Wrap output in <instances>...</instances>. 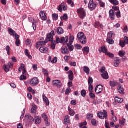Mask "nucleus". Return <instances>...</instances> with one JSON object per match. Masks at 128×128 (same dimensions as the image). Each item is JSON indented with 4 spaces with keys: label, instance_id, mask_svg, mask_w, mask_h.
Returning <instances> with one entry per match:
<instances>
[{
    "label": "nucleus",
    "instance_id": "nucleus-36",
    "mask_svg": "<svg viewBox=\"0 0 128 128\" xmlns=\"http://www.w3.org/2000/svg\"><path fill=\"white\" fill-rule=\"evenodd\" d=\"M109 2L112 4L114 6H118V0H109Z\"/></svg>",
    "mask_w": 128,
    "mask_h": 128
},
{
    "label": "nucleus",
    "instance_id": "nucleus-42",
    "mask_svg": "<svg viewBox=\"0 0 128 128\" xmlns=\"http://www.w3.org/2000/svg\"><path fill=\"white\" fill-rule=\"evenodd\" d=\"M38 108V106H34L31 110V112H32V114H36V108Z\"/></svg>",
    "mask_w": 128,
    "mask_h": 128
},
{
    "label": "nucleus",
    "instance_id": "nucleus-23",
    "mask_svg": "<svg viewBox=\"0 0 128 128\" xmlns=\"http://www.w3.org/2000/svg\"><path fill=\"white\" fill-rule=\"evenodd\" d=\"M56 32L58 34L60 35V34H64V29L60 27H58L57 28Z\"/></svg>",
    "mask_w": 128,
    "mask_h": 128
},
{
    "label": "nucleus",
    "instance_id": "nucleus-45",
    "mask_svg": "<svg viewBox=\"0 0 128 128\" xmlns=\"http://www.w3.org/2000/svg\"><path fill=\"white\" fill-rule=\"evenodd\" d=\"M75 48L76 50H82V46L80 44H76L75 46Z\"/></svg>",
    "mask_w": 128,
    "mask_h": 128
},
{
    "label": "nucleus",
    "instance_id": "nucleus-1",
    "mask_svg": "<svg viewBox=\"0 0 128 128\" xmlns=\"http://www.w3.org/2000/svg\"><path fill=\"white\" fill-rule=\"evenodd\" d=\"M77 38L79 42L82 44H86V36H84V32H79L77 35Z\"/></svg>",
    "mask_w": 128,
    "mask_h": 128
},
{
    "label": "nucleus",
    "instance_id": "nucleus-2",
    "mask_svg": "<svg viewBox=\"0 0 128 128\" xmlns=\"http://www.w3.org/2000/svg\"><path fill=\"white\" fill-rule=\"evenodd\" d=\"M77 12L80 18L82 20H84L86 16V10L84 8H80V9H78Z\"/></svg>",
    "mask_w": 128,
    "mask_h": 128
},
{
    "label": "nucleus",
    "instance_id": "nucleus-63",
    "mask_svg": "<svg viewBox=\"0 0 128 128\" xmlns=\"http://www.w3.org/2000/svg\"><path fill=\"white\" fill-rule=\"evenodd\" d=\"M32 68L34 70H38V65L33 64Z\"/></svg>",
    "mask_w": 128,
    "mask_h": 128
},
{
    "label": "nucleus",
    "instance_id": "nucleus-8",
    "mask_svg": "<svg viewBox=\"0 0 128 128\" xmlns=\"http://www.w3.org/2000/svg\"><path fill=\"white\" fill-rule=\"evenodd\" d=\"M62 10L64 12H66V10H68V6L64 4V2L61 4L60 5V6L58 8V10H59V12H62Z\"/></svg>",
    "mask_w": 128,
    "mask_h": 128
},
{
    "label": "nucleus",
    "instance_id": "nucleus-30",
    "mask_svg": "<svg viewBox=\"0 0 128 128\" xmlns=\"http://www.w3.org/2000/svg\"><path fill=\"white\" fill-rule=\"evenodd\" d=\"M61 20H68V14H64L63 16L60 17Z\"/></svg>",
    "mask_w": 128,
    "mask_h": 128
},
{
    "label": "nucleus",
    "instance_id": "nucleus-18",
    "mask_svg": "<svg viewBox=\"0 0 128 128\" xmlns=\"http://www.w3.org/2000/svg\"><path fill=\"white\" fill-rule=\"evenodd\" d=\"M68 111L69 112V114L70 116H74V114H76V112L70 106L68 107Z\"/></svg>",
    "mask_w": 128,
    "mask_h": 128
},
{
    "label": "nucleus",
    "instance_id": "nucleus-55",
    "mask_svg": "<svg viewBox=\"0 0 128 128\" xmlns=\"http://www.w3.org/2000/svg\"><path fill=\"white\" fill-rule=\"evenodd\" d=\"M88 90L90 92H92V90H94V86L92 85H89Z\"/></svg>",
    "mask_w": 128,
    "mask_h": 128
},
{
    "label": "nucleus",
    "instance_id": "nucleus-53",
    "mask_svg": "<svg viewBox=\"0 0 128 128\" xmlns=\"http://www.w3.org/2000/svg\"><path fill=\"white\" fill-rule=\"evenodd\" d=\"M20 80H26V76L24 75H22L20 76Z\"/></svg>",
    "mask_w": 128,
    "mask_h": 128
},
{
    "label": "nucleus",
    "instance_id": "nucleus-25",
    "mask_svg": "<svg viewBox=\"0 0 128 128\" xmlns=\"http://www.w3.org/2000/svg\"><path fill=\"white\" fill-rule=\"evenodd\" d=\"M35 124H40L42 122V117L40 116H38L36 117Z\"/></svg>",
    "mask_w": 128,
    "mask_h": 128
},
{
    "label": "nucleus",
    "instance_id": "nucleus-10",
    "mask_svg": "<svg viewBox=\"0 0 128 128\" xmlns=\"http://www.w3.org/2000/svg\"><path fill=\"white\" fill-rule=\"evenodd\" d=\"M109 16L111 20H114L116 18V12L112 10H111L109 12Z\"/></svg>",
    "mask_w": 128,
    "mask_h": 128
},
{
    "label": "nucleus",
    "instance_id": "nucleus-5",
    "mask_svg": "<svg viewBox=\"0 0 128 128\" xmlns=\"http://www.w3.org/2000/svg\"><path fill=\"white\" fill-rule=\"evenodd\" d=\"M8 30L10 34V36H16V40H20V36L16 33V31L14 30L11 28H8Z\"/></svg>",
    "mask_w": 128,
    "mask_h": 128
},
{
    "label": "nucleus",
    "instance_id": "nucleus-48",
    "mask_svg": "<svg viewBox=\"0 0 128 128\" xmlns=\"http://www.w3.org/2000/svg\"><path fill=\"white\" fill-rule=\"evenodd\" d=\"M92 118H94V114H88L87 120H92Z\"/></svg>",
    "mask_w": 128,
    "mask_h": 128
},
{
    "label": "nucleus",
    "instance_id": "nucleus-15",
    "mask_svg": "<svg viewBox=\"0 0 128 128\" xmlns=\"http://www.w3.org/2000/svg\"><path fill=\"white\" fill-rule=\"evenodd\" d=\"M30 22H32L34 30H36V24L34 23V19L32 17L29 18Z\"/></svg>",
    "mask_w": 128,
    "mask_h": 128
},
{
    "label": "nucleus",
    "instance_id": "nucleus-19",
    "mask_svg": "<svg viewBox=\"0 0 128 128\" xmlns=\"http://www.w3.org/2000/svg\"><path fill=\"white\" fill-rule=\"evenodd\" d=\"M82 52L84 54H90V47L86 46L82 48Z\"/></svg>",
    "mask_w": 128,
    "mask_h": 128
},
{
    "label": "nucleus",
    "instance_id": "nucleus-59",
    "mask_svg": "<svg viewBox=\"0 0 128 128\" xmlns=\"http://www.w3.org/2000/svg\"><path fill=\"white\" fill-rule=\"evenodd\" d=\"M106 55L108 56L110 58H114V54L110 52H107Z\"/></svg>",
    "mask_w": 128,
    "mask_h": 128
},
{
    "label": "nucleus",
    "instance_id": "nucleus-46",
    "mask_svg": "<svg viewBox=\"0 0 128 128\" xmlns=\"http://www.w3.org/2000/svg\"><path fill=\"white\" fill-rule=\"evenodd\" d=\"M112 38V32H110L108 33L107 39L110 40Z\"/></svg>",
    "mask_w": 128,
    "mask_h": 128
},
{
    "label": "nucleus",
    "instance_id": "nucleus-7",
    "mask_svg": "<svg viewBox=\"0 0 128 128\" xmlns=\"http://www.w3.org/2000/svg\"><path fill=\"white\" fill-rule=\"evenodd\" d=\"M30 86H36L40 84V80L38 78H34L30 82Z\"/></svg>",
    "mask_w": 128,
    "mask_h": 128
},
{
    "label": "nucleus",
    "instance_id": "nucleus-38",
    "mask_svg": "<svg viewBox=\"0 0 128 128\" xmlns=\"http://www.w3.org/2000/svg\"><path fill=\"white\" fill-rule=\"evenodd\" d=\"M74 41V36H71L70 38V42L69 43L70 44H72V42Z\"/></svg>",
    "mask_w": 128,
    "mask_h": 128
},
{
    "label": "nucleus",
    "instance_id": "nucleus-37",
    "mask_svg": "<svg viewBox=\"0 0 128 128\" xmlns=\"http://www.w3.org/2000/svg\"><path fill=\"white\" fill-rule=\"evenodd\" d=\"M93 82H94V80L92 79V78L89 77L88 80V86L92 85Z\"/></svg>",
    "mask_w": 128,
    "mask_h": 128
},
{
    "label": "nucleus",
    "instance_id": "nucleus-27",
    "mask_svg": "<svg viewBox=\"0 0 128 128\" xmlns=\"http://www.w3.org/2000/svg\"><path fill=\"white\" fill-rule=\"evenodd\" d=\"M118 92L120 94H124V90L122 86H119L118 87Z\"/></svg>",
    "mask_w": 128,
    "mask_h": 128
},
{
    "label": "nucleus",
    "instance_id": "nucleus-6",
    "mask_svg": "<svg viewBox=\"0 0 128 128\" xmlns=\"http://www.w3.org/2000/svg\"><path fill=\"white\" fill-rule=\"evenodd\" d=\"M88 6L90 10H94L98 5L95 2H94V0H90Z\"/></svg>",
    "mask_w": 128,
    "mask_h": 128
},
{
    "label": "nucleus",
    "instance_id": "nucleus-40",
    "mask_svg": "<svg viewBox=\"0 0 128 128\" xmlns=\"http://www.w3.org/2000/svg\"><path fill=\"white\" fill-rule=\"evenodd\" d=\"M24 64H21L20 68L18 69V70L20 72H22V70H26V68H24Z\"/></svg>",
    "mask_w": 128,
    "mask_h": 128
},
{
    "label": "nucleus",
    "instance_id": "nucleus-32",
    "mask_svg": "<svg viewBox=\"0 0 128 128\" xmlns=\"http://www.w3.org/2000/svg\"><path fill=\"white\" fill-rule=\"evenodd\" d=\"M115 101L116 102H118V104H121L124 102V99L119 98L118 97H116Z\"/></svg>",
    "mask_w": 128,
    "mask_h": 128
},
{
    "label": "nucleus",
    "instance_id": "nucleus-20",
    "mask_svg": "<svg viewBox=\"0 0 128 128\" xmlns=\"http://www.w3.org/2000/svg\"><path fill=\"white\" fill-rule=\"evenodd\" d=\"M120 58H116L114 62V66H115L116 68H118V66H120Z\"/></svg>",
    "mask_w": 128,
    "mask_h": 128
},
{
    "label": "nucleus",
    "instance_id": "nucleus-64",
    "mask_svg": "<svg viewBox=\"0 0 128 128\" xmlns=\"http://www.w3.org/2000/svg\"><path fill=\"white\" fill-rule=\"evenodd\" d=\"M124 43L126 44H128V38L126 36H125L124 38Z\"/></svg>",
    "mask_w": 128,
    "mask_h": 128
},
{
    "label": "nucleus",
    "instance_id": "nucleus-11",
    "mask_svg": "<svg viewBox=\"0 0 128 128\" xmlns=\"http://www.w3.org/2000/svg\"><path fill=\"white\" fill-rule=\"evenodd\" d=\"M40 18L42 20H48V16H46V13L44 12V11H41L40 13Z\"/></svg>",
    "mask_w": 128,
    "mask_h": 128
},
{
    "label": "nucleus",
    "instance_id": "nucleus-62",
    "mask_svg": "<svg viewBox=\"0 0 128 128\" xmlns=\"http://www.w3.org/2000/svg\"><path fill=\"white\" fill-rule=\"evenodd\" d=\"M14 62H9L8 66H9V68H14Z\"/></svg>",
    "mask_w": 128,
    "mask_h": 128
},
{
    "label": "nucleus",
    "instance_id": "nucleus-21",
    "mask_svg": "<svg viewBox=\"0 0 128 128\" xmlns=\"http://www.w3.org/2000/svg\"><path fill=\"white\" fill-rule=\"evenodd\" d=\"M40 52L42 54H46L48 52V49L46 47H40Z\"/></svg>",
    "mask_w": 128,
    "mask_h": 128
},
{
    "label": "nucleus",
    "instance_id": "nucleus-22",
    "mask_svg": "<svg viewBox=\"0 0 128 128\" xmlns=\"http://www.w3.org/2000/svg\"><path fill=\"white\" fill-rule=\"evenodd\" d=\"M68 78L70 80H74V72L70 70L68 72Z\"/></svg>",
    "mask_w": 128,
    "mask_h": 128
},
{
    "label": "nucleus",
    "instance_id": "nucleus-60",
    "mask_svg": "<svg viewBox=\"0 0 128 128\" xmlns=\"http://www.w3.org/2000/svg\"><path fill=\"white\" fill-rule=\"evenodd\" d=\"M44 122L46 126H50V124L48 122V118L45 119Z\"/></svg>",
    "mask_w": 128,
    "mask_h": 128
},
{
    "label": "nucleus",
    "instance_id": "nucleus-57",
    "mask_svg": "<svg viewBox=\"0 0 128 128\" xmlns=\"http://www.w3.org/2000/svg\"><path fill=\"white\" fill-rule=\"evenodd\" d=\"M120 44L122 48H124L126 46V43L124 41H120Z\"/></svg>",
    "mask_w": 128,
    "mask_h": 128
},
{
    "label": "nucleus",
    "instance_id": "nucleus-50",
    "mask_svg": "<svg viewBox=\"0 0 128 128\" xmlns=\"http://www.w3.org/2000/svg\"><path fill=\"white\" fill-rule=\"evenodd\" d=\"M81 96H83V98H84V96H86V90H82L81 91Z\"/></svg>",
    "mask_w": 128,
    "mask_h": 128
},
{
    "label": "nucleus",
    "instance_id": "nucleus-49",
    "mask_svg": "<svg viewBox=\"0 0 128 128\" xmlns=\"http://www.w3.org/2000/svg\"><path fill=\"white\" fill-rule=\"evenodd\" d=\"M115 14H116V16L118 18H122V15L120 14V11L118 10V12H115Z\"/></svg>",
    "mask_w": 128,
    "mask_h": 128
},
{
    "label": "nucleus",
    "instance_id": "nucleus-3",
    "mask_svg": "<svg viewBox=\"0 0 128 128\" xmlns=\"http://www.w3.org/2000/svg\"><path fill=\"white\" fill-rule=\"evenodd\" d=\"M98 116L100 120H104L108 118V112L106 110H104L103 112H98Z\"/></svg>",
    "mask_w": 128,
    "mask_h": 128
},
{
    "label": "nucleus",
    "instance_id": "nucleus-51",
    "mask_svg": "<svg viewBox=\"0 0 128 128\" xmlns=\"http://www.w3.org/2000/svg\"><path fill=\"white\" fill-rule=\"evenodd\" d=\"M52 18L54 20H56L58 18V14H53Z\"/></svg>",
    "mask_w": 128,
    "mask_h": 128
},
{
    "label": "nucleus",
    "instance_id": "nucleus-12",
    "mask_svg": "<svg viewBox=\"0 0 128 128\" xmlns=\"http://www.w3.org/2000/svg\"><path fill=\"white\" fill-rule=\"evenodd\" d=\"M52 84L54 86L58 88H62V82L59 80H54L52 82Z\"/></svg>",
    "mask_w": 128,
    "mask_h": 128
},
{
    "label": "nucleus",
    "instance_id": "nucleus-24",
    "mask_svg": "<svg viewBox=\"0 0 128 128\" xmlns=\"http://www.w3.org/2000/svg\"><path fill=\"white\" fill-rule=\"evenodd\" d=\"M102 50H98L100 54H102V52H104V54H106L108 53V49H106V48L104 46H102L101 48Z\"/></svg>",
    "mask_w": 128,
    "mask_h": 128
},
{
    "label": "nucleus",
    "instance_id": "nucleus-47",
    "mask_svg": "<svg viewBox=\"0 0 128 128\" xmlns=\"http://www.w3.org/2000/svg\"><path fill=\"white\" fill-rule=\"evenodd\" d=\"M119 56L121 58H122V56H126V52H124V51H120Z\"/></svg>",
    "mask_w": 128,
    "mask_h": 128
},
{
    "label": "nucleus",
    "instance_id": "nucleus-16",
    "mask_svg": "<svg viewBox=\"0 0 128 128\" xmlns=\"http://www.w3.org/2000/svg\"><path fill=\"white\" fill-rule=\"evenodd\" d=\"M61 52L63 54H68L70 51L67 48L63 47L61 48Z\"/></svg>",
    "mask_w": 128,
    "mask_h": 128
},
{
    "label": "nucleus",
    "instance_id": "nucleus-31",
    "mask_svg": "<svg viewBox=\"0 0 128 128\" xmlns=\"http://www.w3.org/2000/svg\"><path fill=\"white\" fill-rule=\"evenodd\" d=\"M84 70L86 74H90V68L86 66H84Z\"/></svg>",
    "mask_w": 128,
    "mask_h": 128
},
{
    "label": "nucleus",
    "instance_id": "nucleus-17",
    "mask_svg": "<svg viewBox=\"0 0 128 128\" xmlns=\"http://www.w3.org/2000/svg\"><path fill=\"white\" fill-rule=\"evenodd\" d=\"M68 42V36L62 37L60 38V44H66Z\"/></svg>",
    "mask_w": 128,
    "mask_h": 128
},
{
    "label": "nucleus",
    "instance_id": "nucleus-58",
    "mask_svg": "<svg viewBox=\"0 0 128 128\" xmlns=\"http://www.w3.org/2000/svg\"><path fill=\"white\" fill-rule=\"evenodd\" d=\"M26 44L27 46H30L32 44V40L30 39H28L26 40Z\"/></svg>",
    "mask_w": 128,
    "mask_h": 128
},
{
    "label": "nucleus",
    "instance_id": "nucleus-14",
    "mask_svg": "<svg viewBox=\"0 0 128 128\" xmlns=\"http://www.w3.org/2000/svg\"><path fill=\"white\" fill-rule=\"evenodd\" d=\"M54 36H55L54 32L52 31L50 33L47 35V40H54Z\"/></svg>",
    "mask_w": 128,
    "mask_h": 128
},
{
    "label": "nucleus",
    "instance_id": "nucleus-9",
    "mask_svg": "<svg viewBox=\"0 0 128 128\" xmlns=\"http://www.w3.org/2000/svg\"><path fill=\"white\" fill-rule=\"evenodd\" d=\"M104 90V86L102 85H98L96 86L95 92L96 94H100Z\"/></svg>",
    "mask_w": 128,
    "mask_h": 128
},
{
    "label": "nucleus",
    "instance_id": "nucleus-35",
    "mask_svg": "<svg viewBox=\"0 0 128 128\" xmlns=\"http://www.w3.org/2000/svg\"><path fill=\"white\" fill-rule=\"evenodd\" d=\"M6 50L8 56H10V47L9 46H6Z\"/></svg>",
    "mask_w": 128,
    "mask_h": 128
},
{
    "label": "nucleus",
    "instance_id": "nucleus-44",
    "mask_svg": "<svg viewBox=\"0 0 128 128\" xmlns=\"http://www.w3.org/2000/svg\"><path fill=\"white\" fill-rule=\"evenodd\" d=\"M110 85L112 88H114L116 86V82L114 81H111L110 82Z\"/></svg>",
    "mask_w": 128,
    "mask_h": 128
},
{
    "label": "nucleus",
    "instance_id": "nucleus-52",
    "mask_svg": "<svg viewBox=\"0 0 128 128\" xmlns=\"http://www.w3.org/2000/svg\"><path fill=\"white\" fill-rule=\"evenodd\" d=\"M72 92V90L70 89V88H68L65 92L66 94H70V92Z\"/></svg>",
    "mask_w": 128,
    "mask_h": 128
},
{
    "label": "nucleus",
    "instance_id": "nucleus-41",
    "mask_svg": "<svg viewBox=\"0 0 128 128\" xmlns=\"http://www.w3.org/2000/svg\"><path fill=\"white\" fill-rule=\"evenodd\" d=\"M68 4H71L72 8H74V2H72V0H68Z\"/></svg>",
    "mask_w": 128,
    "mask_h": 128
},
{
    "label": "nucleus",
    "instance_id": "nucleus-39",
    "mask_svg": "<svg viewBox=\"0 0 128 128\" xmlns=\"http://www.w3.org/2000/svg\"><path fill=\"white\" fill-rule=\"evenodd\" d=\"M42 72H44V76H48V70L43 68Z\"/></svg>",
    "mask_w": 128,
    "mask_h": 128
},
{
    "label": "nucleus",
    "instance_id": "nucleus-4",
    "mask_svg": "<svg viewBox=\"0 0 128 128\" xmlns=\"http://www.w3.org/2000/svg\"><path fill=\"white\" fill-rule=\"evenodd\" d=\"M100 72L102 74L101 76L104 80H108V72H106V68L102 67Z\"/></svg>",
    "mask_w": 128,
    "mask_h": 128
},
{
    "label": "nucleus",
    "instance_id": "nucleus-61",
    "mask_svg": "<svg viewBox=\"0 0 128 128\" xmlns=\"http://www.w3.org/2000/svg\"><path fill=\"white\" fill-rule=\"evenodd\" d=\"M112 9L114 10H115V12H118V10H120V8H118V6H112Z\"/></svg>",
    "mask_w": 128,
    "mask_h": 128
},
{
    "label": "nucleus",
    "instance_id": "nucleus-13",
    "mask_svg": "<svg viewBox=\"0 0 128 128\" xmlns=\"http://www.w3.org/2000/svg\"><path fill=\"white\" fill-rule=\"evenodd\" d=\"M25 120H28L29 122H32V124H34V118H32L30 115L26 116H25Z\"/></svg>",
    "mask_w": 128,
    "mask_h": 128
},
{
    "label": "nucleus",
    "instance_id": "nucleus-26",
    "mask_svg": "<svg viewBox=\"0 0 128 128\" xmlns=\"http://www.w3.org/2000/svg\"><path fill=\"white\" fill-rule=\"evenodd\" d=\"M42 98H43L44 102H46V106H50V100H48V98L46 96V95H43Z\"/></svg>",
    "mask_w": 128,
    "mask_h": 128
},
{
    "label": "nucleus",
    "instance_id": "nucleus-29",
    "mask_svg": "<svg viewBox=\"0 0 128 128\" xmlns=\"http://www.w3.org/2000/svg\"><path fill=\"white\" fill-rule=\"evenodd\" d=\"M25 55L26 56H28V58H30V60H32V56L28 52V49H26L25 50Z\"/></svg>",
    "mask_w": 128,
    "mask_h": 128
},
{
    "label": "nucleus",
    "instance_id": "nucleus-56",
    "mask_svg": "<svg viewBox=\"0 0 128 128\" xmlns=\"http://www.w3.org/2000/svg\"><path fill=\"white\" fill-rule=\"evenodd\" d=\"M99 2L100 4V6L101 8H104V6H106V4L102 2V1L100 0V1H99Z\"/></svg>",
    "mask_w": 128,
    "mask_h": 128
},
{
    "label": "nucleus",
    "instance_id": "nucleus-33",
    "mask_svg": "<svg viewBox=\"0 0 128 128\" xmlns=\"http://www.w3.org/2000/svg\"><path fill=\"white\" fill-rule=\"evenodd\" d=\"M3 68L6 72H10V68L9 67L8 65H4Z\"/></svg>",
    "mask_w": 128,
    "mask_h": 128
},
{
    "label": "nucleus",
    "instance_id": "nucleus-43",
    "mask_svg": "<svg viewBox=\"0 0 128 128\" xmlns=\"http://www.w3.org/2000/svg\"><path fill=\"white\" fill-rule=\"evenodd\" d=\"M107 42L109 44H114V41L112 39H107Z\"/></svg>",
    "mask_w": 128,
    "mask_h": 128
},
{
    "label": "nucleus",
    "instance_id": "nucleus-54",
    "mask_svg": "<svg viewBox=\"0 0 128 128\" xmlns=\"http://www.w3.org/2000/svg\"><path fill=\"white\" fill-rule=\"evenodd\" d=\"M126 119H123L122 120L120 121V123L121 126H124L126 124Z\"/></svg>",
    "mask_w": 128,
    "mask_h": 128
},
{
    "label": "nucleus",
    "instance_id": "nucleus-34",
    "mask_svg": "<svg viewBox=\"0 0 128 128\" xmlns=\"http://www.w3.org/2000/svg\"><path fill=\"white\" fill-rule=\"evenodd\" d=\"M72 44H67L68 49L70 50V52H73L74 50V46L72 45Z\"/></svg>",
    "mask_w": 128,
    "mask_h": 128
},
{
    "label": "nucleus",
    "instance_id": "nucleus-28",
    "mask_svg": "<svg viewBox=\"0 0 128 128\" xmlns=\"http://www.w3.org/2000/svg\"><path fill=\"white\" fill-rule=\"evenodd\" d=\"M64 122L65 124H68L70 121V116H65V119L64 120Z\"/></svg>",
    "mask_w": 128,
    "mask_h": 128
}]
</instances>
